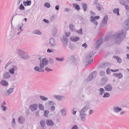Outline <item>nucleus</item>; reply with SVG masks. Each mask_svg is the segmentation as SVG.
I'll use <instances>...</instances> for the list:
<instances>
[{
  "label": "nucleus",
  "mask_w": 129,
  "mask_h": 129,
  "mask_svg": "<svg viewBox=\"0 0 129 129\" xmlns=\"http://www.w3.org/2000/svg\"><path fill=\"white\" fill-rule=\"evenodd\" d=\"M48 63L49 62L47 59L46 58H44L42 59V61L40 62V67L35 66L34 68V69L37 72H43L44 71L43 68L45 66L47 65Z\"/></svg>",
  "instance_id": "obj_1"
},
{
  "label": "nucleus",
  "mask_w": 129,
  "mask_h": 129,
  "mask_svg": "<svg viewBox=\"0 0 129 129\" xmlns=\"http://www.w3.org/2000/svg\"><path fill=\"white\" fill-rule=\"evenodd\" d=\"M19 56L22 59H28L29 56L27 53L23 50L19 49L18 52Z\"/></svg>",
  "instance_id": "obj_2"
},
{
  "label": "nucleus",
  "mask_w": 129,
  "mask_h": 129,
  "mask_svg": "<svg viewBox=\"0 0 129 129\" xmlns=\"http://www.w3.org/2000/svg\"><path fill=\"white\" fill-rule=\"evenodd\" d=\"M97 72L94 71L91 73L86 80L87 82H89L92 80L96 76Z\"/></svg>",
  "instance_id": "obj_3"
},
{
  "label": "nucleus",
  "mask_w": 129,
  "mask_h": 129,
  "mask_svg": "<svg viewBox=\"0 0 129 129\" xmlns=\"http://www.w3.org/2000/svg\"><path fill=\"white\" fill-rule=\"evenodd\" d=\"M63 44V46L66 47L68 45V40L67 37L63 36L61 39Z\"/></svg>",
  "instance_id": "obj_4"
},
{
  "label": "nucleus",
  "mask_w": 129,
  "mask_h": 129,
  "mask_svg": "<svg viewBox=\"0 0 129 129\" xmlns=\"http://www.w3.org/2000/svg\"><path fill=\"white\" fill-rule=\"evenodd\" d=\"M103 41L102 38H101L96 41L95 43V48L96 49H98L100 47V45L102 43Z\"/></svg>",
  "instance_id": "obj_5"
},
{
  "label": "nucleus",
  "mask_w": 129,
  "mask_h": 129,
  "mask_svg": "<svg viewBox=\"0 0 129 129\" xmlns=\"http://www.w3.org/2000/svg\"><path fill=\"white\" fill-rule=\"evenodd\" d=\"M49 42L52 47H54L56 46V43L54 38H51L49 40Z\"/></svg>",
  "instance_id": "obj_6"
},
{
  "label": "nucleus",
  "mask_w": 129,
  "mask_h": 129,
  "mask_svg": "<svg viewBox=\"0 0 129 129\" xmlns=\"http://www.w3.org/2000/svg\"><path fill=\"white\" fill-rule=\"evenodd\" d=\"M38 107L37 104H34L30 106L29 108L32 111H34L37 109Z\"/></svg>",
  "instance_id": "obj_7"
},
{
  "label": "nucleus",
  "mask_w": 129,
  "mask_h": 129,
  "mask_svg": "<svg viewBox=\"0 0 129 129\" xmlns=\"http://www.w3.org/2000/svg\"><path fill=\"white\" fill-rule=\"evenodd\" d=\"M124 23L126 25L125 29L127 30H128L129 29V17L124 21Z\"/></svg>",
  "instance_id": "obj_8"
},
{
  "label": "nucleus",
  "mask_w": 129,
  "mask_h": 129,
  "mask_svg": "<svg viewBox=\"0 0 129 129\" xmlns=\"http://www.w3.org/2000/svg\"><path fill=\"white\" fill-rule=\"evenodd\" d=\"M17 69L18 68L16 66H13V67L9 70V73L12 74H14V71H17Z\"/></svg>",
  "instance_id": "obj_9"
},
{
  "label": "nucleus",
  "mask_w": 129,
  "mask_h": 129,
  "mask_svg": "<svg viewBox=\"0 0 129 129\" xmlns=\"http://www.w3.org/2000/svg\"><path fill=\"white\" fill-rule=\"evenodd\" d=\"M93 51H90L89 52L88 54L87 55L86 57V60H89L90 59L92 56L94 55Z\"/></svg>",
  "instance_id": "obj_10"
},
{
  "label": "nucleus",
  "mask_w": 129,
  "mask_h": 129,
  "mask_svg": "<svg viewBox=\"0 0 129 129\" xmlns=\"http://www.w3.org/2000/svg\"><path fill=\"white\" fill-rule=\"evenodd\" d=\"M113 111L115 113H117L122 110L121 108L118 106H114L113 108Z\"/></svg>",
  "instance_id": "obj_11"
},
{
  "label": "nucleus",
  "mask_w": 129,
  "mask_h": 129,
  "mask_svg": "<svg viewBox=\"0 0 129 129\" xmlns=\"http://www.w3.org/2000/svg\"><path fill=\"white\" fill-rule=\"evenodd\" d=\"M14 88H10L9 89L7 90L6 92L5 95L6 96L9 95L12 93L14 91Z\"/></svg>",
  "instance_id": "obj_12"
},
{
  "label": "nucleus",
  "mask_w": 129,
  "mask_h": 129,
  "mask_svg": "<svg viewBox=\"0 0 129 129\" xmlns=\"http://www.w3.org/2000/svg\"><path fill=\"white\" fill-rule=\"evenodd\" d=\"M108 19V16L107 15H105L103 18L102 22L104 25H107V22Z\"/></svg>",
  "instance_id": "obj_13"
},
{
  "label": "nucleus",
  "mask_w": 129,
  "mask_h": 129,
  "mask_svg": "<svg viewBox=\"0 0 129 129\" xmlns=\"http://www.w3.org/2000/svg\"><path fill=\"white\" fill-rule=\"evenodd\" d=\"M10 74L8 72H6L4 75L3 77L4 79H7L10 77Z\"/></svg>",
  "instance_id": "obj_14"
},
{
  "label": "nucleus",
  "mask_w": 129,
  "mask_h": 129,
  "mask_svg": "<svg viewBox=\"0 0 129 129\" xmlns=\"http://www.w3.org/2000/svg\"><path fill=\"white\" fill-rule=\"evenodd\" d=\"M46 124L49 126H52L54 125V123L51 120L47 119L46 121Z\"/></svg>",
  "instance_id": "obj_15"
},
{
  "label": "nucleus",
  "mask_w": 129,
  "mask_h": 129,
  "mask_svg": "<svg viewBox=\"0 0 129 129\" xmlns=\"http://www.w3.org/2000/svg\"><path fill=\"white\" fill-rule=\"evenodd\" d=\"M104 88L106 90L110 91L112 90V87L111 85L109 84H108L104 87Z\"/></svg>",
  "instance_id": "obj_16"
},
{
  "label": "nucleus",
  "mask_w": 129,
  "mask_h": 129,
  "mask_svg": "<svg viewBox=\"0 0 129 129\" xmlns=\"http://www.w3.org/2000/svg\"><path fill=\"white\" fill-rule=\"evenodd\" d=\"M86 115L85 113H80V117L81 118V120L83 121H85L86 120Z\"/></svg>",
  "instance_id": "obj_17"
},
{
  "label": "nucleus",
  "mask_w": 129,
  "mask_h": 129,
  "mask_svg": "<svg viewBox=\"0 0 129 129\" xmlns=\"http://www.w3.org/2000/svg\"><path fill=\"white\" fill-rule=\"evenodd\" d=\"M25 118L23 116H20L18 118V121L20 124H22L24 123Z\"/></svg>",
  "instance_id": "obj_18"
},
{
  "label": "nucleus",
  "mask_w": 129,
  "mask_h": 129,
  "mask_svg": "<svg viewBox=\"0 0 129 129\" xmlns=\"http://www.w3.org/2000/svg\"><path fill=\"white\" fill-rule=\"evenodd\" d=\"M31 0H26L25 2V1H23V4L25 6H29L31 4Z\"/></svg>",
  "instance_id": "obj_19"
},
{
  "label": "nucleus",
  "mask_w": 129,
  "mask_h": 129,
  "mask_svg": "<svg viewBox=\"0 0 129 129\" xmlns=\"http://www.w3.org/2000/svg\"><path fill=\"white\" fill-rule=\"evenodd\" d=\"M0 84L2 85L5 86H7L9 84L8 82L4 79L2 80L1 81Z\"/></svg>",
  "instance_id": "obj_20"
},
{
  "label": "nucleus",
  "mask_w": 129,
  "mask_h": 129,
  "mask_svg": "<svg viewBox=\"0 0 129 129\" xmlns=\"http://www.w3.org/2000/svg\"><path fill=\"white\" fill-rule=\"evenodd\" d=\"M70 40L72 41L76 42L80 39L79 37L76 36L74 37H71L70 38Z\"/></svg>",
  "instance_id": "obj_21"
},
{
  "label": "nucleus",
  "mask_w": 129,
  "mask_h": 129,
  "mask_svg": "<svg viewBox=\"0 0 129 129\" xmlns=\"http://www.w3.org/2000/svg\"><path fill=\"white\" fill-rule=\"evenodd\" d=\"M107 78L106 77H103L101 79V85H105L107 81Z\"/></svg>",
  "instance_id": "obj_22"
},
{
  "label": "nucleus",
  "mask_w": 129,
  "mask_h": 129,
  "mask_svg": "<svg viewBox=\"0 0 129 129\" xmlns=\"http://www.w3.org/2000/svg\"><path fill=\"white\" fill-rule=\"evenodd\" d=\"M119 8H115L113 10V12L114 13L116 14L117 15L119 16L120 15L119 12Z\"/></svg>",
  "instance_id": "obj_23"
},
{
  "label": "nucleus",
  "mask_w": 129,
  "mask_h": 129,
  "mask_svg": "<svg viewBox=\"0 0 129 129\" xmlns=\"http://www.w3.org/2000/svg\"><path fill=\"white\" fill-rule=\"evenodd\" d=\"M123 40V38H120L116 40L115 43V44H120L121 43Z\"/></svg>",
  "instance_id": "obj_24"
},
{
  "label": "nucleus",
  "mask_w": 129,
  "mask_h": 129,
  "mask_svg": "<svg viewBox=\"0 0 129 129\" xmlns=\"http://www.w3.org/2000/svg\"><path fill=\"white\" fill-rule=\"evenodd\" d=\"M69 47L71 50H74L76 48L75 46L73 44H70L69 45Z\"/></svg>",
  "instance_id": "obj_25"
},
{
  "label": "nucleus",
  "mask_w": 129,
  "mask_h": 129,
  "mask_svg": "<svg viewBox=\"0 0 129 129\" xmlns=\"http://www.w3.org/2000/svg\"><path fill=\"white\" fill-rule=\"evenodd\" d=\"M98 91L100 92L99 93V94L100 95H102L104 92V90L103 88H100L98 90Z\"/></svg>",
  "instance_id": "obj_26"
},
{
  "label": "nucleus",
  "mask_w": 129,
  "mask_h": 129,
  "mask_svg": "<svg viewBox=\"0 0 129 129\" xmlns=\"http://www.w3.org/2000/svg\"><path fill=\"white\" fill-rule=\"evenodd\" d=\"M75 55H72L70 57V60L72 62H74L75 61L76 59V58H75Z\"/></svg>",
  "instance_id": "obj_27"
},
{
  "label": "nucleus",
  "mask_w": 129,
  "mask_h": 129,
  "mask_svg": "<svg viewBox=\"0 0 129 129\" xmlns=\"http://www.w3.org/2000/svg\"><path fill=\"white\" fill-rule=\"evenodd\" d=\"M73 6L75 7V9L77 10H79L80 9V7L79 5L76 4H73Z\"/></svg>",
  "instance_id": "obj_28"
},
{
  "label": "nucleus",
  "mask_w": 129,
  "mask_h": 129,
  "mask_svg": "<svg viewBox=\"0 0 129 129\" xmlns=\"http://www.w3.org/2000/svg\"><path fill=\"white\" fill-rule=\"evenodd\" d=\"M82 7L84 11H86L87 7V4H86L82 3Z\"/></svg>",
  "instance_id": "obj_29"
},
{
  "label": "nucleus",
  "mask_w": 129,
  "mask_h": 129,
  "mask_svg": "<svg viewBox=\"0 0 129 129\" xmlns=\"http://www.w3.org/2000/svg\"><path fill=\"white\" fill-rule=\"evenodd\" d=\"M110 96V94L107 92H105L104 93V95L103 97L104 98H108Z\"/></svg>",
  "instance_id": "obj_30"
},
{
  "label": "nucleus",
  "mask_w": 129,
  "mask_h": 129,
  "mask_svg": "<svg viewBox=\"0 0 129 129\" xmlns=\"http://www.w3.org/2000/svg\"><path fill=\"white\" fill-rule=\"evenodd\" d=\"M38 107L39 109L40 110H43L44 109V106L43 104H40L39 105Z\"/></svg>",
  "instance_id": "obj_31"
},
{
  "label": "nucleus",
  "mask_w": 129,
  "mask_h": 129,
  "mask_svg": "<svg viewBox=\"0 0 129 129\" xmlns=\"http://www.w3.org/2000/svg\"><path fill=\"white\" fill-rule=\"evenodd\" d=\"M87 110L85 108L83 107L81 109L80 112V113H85L87 111Z\"/></svg>",
  "instance_id": "obj_32"
},
{
  "label": "nucleus",
  "mask_w": 129,
  "mask_h": 129,
  "mask_svg": "<svg viewBox=\"0 0 129 129\" xmlns=\"http://www.w3.org/2000/svg\"><path fill=\"white\" fill-rule=\"evenodd\" d=\"M18 8L17 9V10L15 11V16H16V15H23L21 13V12H20V11H18Z\"/></svg>",
  "instance_id": "obj_33"
},
{
  "label": "nucleus",
  "mask_w": 129,
  "mask_h": 129,
  "mask_svg": "<svg viewBox=\"0 0 129 129\" xmlns=\"http://www.w3.org/2000/svg\"><path fill=\"white\" fill-rule=\"evenodd\" d=\"M34 33L35 34L41 35L42 34V33L39 30H35L34 32Z\"/></svg>",
  "instance_id": "obj_34"
},
{
  "label": "nucleus",
  "mask_w": 129,
  "mask_h": 129,
  "mask_svg": "<svg viewBox=\"0 0 129 129\" xmlns=\"http://www.w3.org/2000/svg\"><path fill=\"white\" fill-rule=\"evenodd\" d=\"M40 123L41 126L42 127H44L45 124V122L43 120H41L40 122Z\"/></svg>",
  "instance_id": "obj_35"
},
{
  "label": "nucleus",
  "mask_w": 129,
  "mask_h": 129,
  "mask_svg": "<svg viewBox=\"0 0 129 129\" xmlns=\"http://www.w3.org/2000/svg\"><path fill=\"white\" fill-rule=\"evenodd\" d=\"M40 98L42 100L45 101H47L48 99V98H46L42 95H40Z\"/></svg>",
  "instance_id": "obj_36"
},
{
  "label": "nucleus",
  "mask_w": 129,
  "mask_h": 129,
  "mask_svg": "<svg viewBox=\"0 0 129 129\" xmlns=\"http://www.w3.org/2000/svg\"><path fill=\"white\" fill-rule=\"evenodd\" d=\"M53 96L54 97H55L56 99L59 101H61L62 100V99L61 98V97H62L61 96H60L59 95H54Z\"/></svg>",
  "instance_id": "obj_37"
},
{
  "label": "nucleus",
  "mask_w": 129,
  "mask_h": 129,
  "mask_svg": "<svg viewBox=\"0 0 129 129\" xmlns=\"http://www.w3.org/2000/svg\"><path fill=\"white\" fill-rule=\"evenodd\" d=\"M44 6L46 7L49 8L50 7V4L48 2H46L44 3Z\"/></svg>",
  "instance_id": "obj_38"
},
{
  "label": "nucleus",
  "mask_w": 129,
  "mask_h": 129,
  "mask_svg": "<svg viewBox=\"0 0 129 129\" xmlns=\"http://www.w3.org/2000/svg\"><path fill=\"white\" fill-rule=\"evenodd\" d=\"M55 59L56 60L60 61H62L64 60L63 57H62L61 58L56 57V58Z\"/></svg>",
  "instance_id": "obj_39"
},
{
  "label": "nucleus",
  "mask_w": 129,
  "mask_h": 129,
  "mask_svg": "<svg viewBox=\"0 0 129 129\" xmlns=\"http://www.w3.org/2000/svg\"><path fill=\"white\" fill-rule=\"evenodd\" d=\"M87 62L86 64V67L87 66H88L89 64H90L93 61V59H90Z\"/></svg>",
  "instance_id": "obj_40"
},
{
  "label": "nucleus",
  "mask_w": 129,
  "mask_h": 129,
  "mask_svg": "<svg viewBox=\"0 0 129 129\" xmlns=\"http://www.w3.org/2000/svg\"><path fill=\"white\" fill-rule=\"evenodd\" d=\"M60 112L61 115L63 116H64L66 115V111L64 109H62L61 110Z\"/></svg>",
  "instance_id": "obj_41"
},
{
  "label": "nucleus",
  "mask_w": 129,
  "mask_h": 129,
  "mask_svg": "<svg viewBox=\"0 0 129 129\" xmlns=\"http://www.w3.org/2000/svg\"><path fill=\"white\" fill-rule=\"evenodd\" d=\"M25 8L22 4L20 5L19 7V9L21 10H23L25 9Z\"/></svg>",
  "instance_id": "obj_42"
},
{
  "label": "nucleus",
  "mask_w": 129,
  "mask_h": 129,
  "mask_svg": "<svg viewBox=\"0 0 129 129\" xmlns=\"http://www.w3.org/2000/svg\"><path fill=\"white\" fill-rule=\"evenodd\" d=\"M1 109L4 111H6L7 109V107L3 105H1Z\"/></svg>",
  "instance_id": "obj_43"
},
{
  "label": "nucleus",
  "mask_w": 129,
  "mask_h": 129,
  "mask_svg": "<svg viewBox=\"0 0 129 129\" xmlns=\"http://www.w3.org/2000/svg\"><path fill=\"white\" fill-rule=\"evenodd\" d=\"M119 2L121 5L123 6L125 5L126 3L124 0H119Z\"/></svg>",
  "instance_id": "obj_44"
},
{
  "label": "nucleus",
  "mask_w": 129,
  "mask_h": 129,
  "mask_svg": "<svg viewBox=\"0 0 129 129\" xmlns=\"http://www.w3.org/2000/svg\"><path fill=\"white\" fill-rule=\"evenodd\" d=\"M55 51L54 49L48 48L47 50V52L48 53H50L51 52H53Z\"/></svg>",
  "instance_id": "obj_45"
},
{
  "label": "nucleus",
  "mask_w": 129,
  "mask_h": 129,
  "mask_svg": "<svg viewBox=\"0 0 129 129\" xmlns=\"http://www.w3.org/2000/svg\"><path fill=\"white\" fill-rule=\"evenodd\" d=\"M105 74V72L103 71H101L99 74V75L101 76H104Z\"/></svg>",
  "instance_id": "obj_46"
},
{
  "label": "nucleus",
  "mask_w": 129,
  "mask_h": 129,
  "mask_svg": "<svg viewBox=\"0 0 129 129\" xmlns=\"http://www.w3.org/2000/svg\"><path fill=\"white\" fill-rule=\"evenodd\" d=\"M69 27L70 29L73 31H74V25L72 24H70L69 25Z\"/></svg>",
  "instance_id": "obj_47"
},
{
  "label": "nucleus",
  "mask_w": 129,
  "mask_h": 129,
  "mask_svg": "<svg viewBox=\"0 0 129 129\" xmlns=\"http://www.w3.org/2000/svg\"><path fill=\"white\" fill-rule=\"evenodd\" d=\"M110 64V63L108 62H104L103 64L105 68L106 67H108V66Z\"/></svg>",
  "instance_id": "obj_48"
},
{
  "label": "nucleus",
  "mask_w": 129,
  "mask_h": 129,
  "mask_svg": "<svg viewBox=\"0 0 129 129\" xmlns=\"http://www.w3.org/2000/svg\"><path fill=\"white\" fill-rule=\"evenodd\" d=\"M49 111L47 110H46L44 112V115L45 117H47V116H48V113H49Z\"/></svg>",
  "instance_id": "obj_49"
},
{
  "label": "nucleus",
  "mask_w": 129,
  "mask_h": 129,
  "mask_svg": "<svg viewBox=\"0 0 129 129\" xmlns=\"http://www.w3.org/2000/svg\"><path fill=\"white\" fill-rule=\"evenodd\" d=\"M15 119L14 118H13V119L12 124L13 127H14L15 124Z\"/></svg>",
  "instance_id": "obj_50"
},
{
  "label": "nucleus",
  "mask_w": 129,
  "mask_h": 129,
  "mask_svg": "<svg viewBox=\"0 0 129 129\" xmlns=\"http://www.w3.org/2000/svg\"><path fill=\"white\" fill-rule=\"evenodd\" d=\"M118 78L119 79H121V78L123 77L122 74L120 73H118V76H117Z\"/></svg>",
  "instance_id": "obj_51"
},
{
  "label": "nucleus",
  "mask_w": 129,
  "mask_h": 129,
  "mask_svg": "<svg viewBox=\"0 0 129 129\" xmlns=\"http://www.w3.org/2000/svg\"><path fill=\"white\" fill-rule=\"evenodd\" d=\"M49 61L51 64H52L54 63L53 60L52 58H50L49 59Z\"/></svg>",
  "instance_id": "obj_52"
},
{
  "label": "nucleus",
  "mask_w": 129,
  "mask_h": 129,
  "mask_svg": "<svg viewBox=\"0 0 129 129\" xmlns=\"http://www.w3.org/2000/svg\"><path fill=\"white\" fill-rule=\"evenodd\" d=\"M117 62L119 63H121L122 59L119 57H118L117 59L116 60Z\"/></svg>",
  "instance_id": "obj_53"
},
{
  "label": "nucleus",
  "mask_w": 129,
  "mask_h": 129,
  "mask_svg": "<svg viewBox=\"0 0 129 129\" xmlns=\"http://www.w3.org/2000/svg\"><path fill=\"white\" fill-rule=\"evenodd\" d=\"M57 33V31L56 29H55L53 30V34L54 36Z\"/></svg>",
  "instance_id": "obj_54"
},
{
  "label": "nucleus",
  "mask_w": 129,
  "mask_h": 129,
  "mask_svg": "<svg viewBox=\"0 0 129 129\" xmlns=\"http://www.w3.org/2000/svg\"><path fill=\"white\" fill-rule=\"evenodd\" d=\"M82 28L80 29L79 30H76V31L78 33L80 34H82Z\"/></svg>",
  "instance_id": "obj_55"
},
{
  "label": "nucleus",
  "mask_w": 129,
  "mask_h": 129,
  "mask_svg": "<svg viewBox=\"0 0 129 129\" xmlns=\"http://www.w3.org/2000/svg\"><path fill=\"white\" fill-rule=\"evenodd\" d=\"M45 70L48 72H49L50 71H53L52 69H50L47 67H46L45 68Z\"/></svg>",
  "instance_id": "obj_56"
},
{
  "label": "nucleus",
  "mask_w": 129,
  "mask_h": 129,
  "mask_svg": "<svg viewBox=\"0 0 129 129\" xmlns=\"http://www.w3.org/2000/svg\"><path fill=\"white\" fill-rule=\"evenodd\" d=\"M121 34L120 33L117 34V35L115 36V39H117L118 38H120L121 36Z\"/></svg>",
  "instance_id": "obj_57"
},
{
  "label": "nucleus",
  "mask_w": 129,
  "mask_h": 129,
  "mask_svg": "<svg viewBox=\"0 0 129 129\" xmlns=\"http://www.w3.org/2000/svg\"><path fill=\"white\" fill-rule=\"evenodd\" d=\"M90 18L91 19V21L92 22H93L95 21V19L94 17H93L92 16H91L90 17Z\"/></svg>",
  "instance_id": "obj_58"
},
{
  "label": "nucleus",
  "mask_w": 129,
  "mask_h": 129,
  "mask_svg": "<svg viewBox=\"0 0 129 129\" xmlns=\"http://www.w3.org/2000/svg\"><path fill=\"white\" fill-rule=\"evenodd\" d=\"M124 6H125V9L127 11H129V6L128 5H126L125 4V5Z\"/></svg>",
  "instance_id": "obj_59"
},
{
  "label": "nucleus",
  "mask_w": 129,
  "mask_h": 129,
  "mask_svg": "<svg viewBox=\"0 0 129 129\" xmlns=\"http://www.w3.org/2000/svg\"><path fill=\"white\" fill-rule=\"evenodd\" d=\"M101 6H96V8L99 11H101Z\"/></svg>",
  "instance_id": "obj_60"
},
{
  "label": "nucleus",
  "mask_w": 129,
  "mask_h": 129,
  "mask_svg": "<svg viewBox=\"0 0 129 129\" xmlns=\"http://www.w3.org/2000/svg\"><path fill=\"white\" fill-rule=\"evenodd\" d=\"M90 13L91 15L92 16H94L96 15L95 13L93 12L91 10L90 11Z\"/></svg>",
  "instance_id": "obj_61"
},
{
  "label": "nucleus",
  "mask_w": 129,
  "mask_h": 129,
  "mask_svg": "<svg viewBox=\"0 0 129 129\" xmlns=\"http://www.w3.org/2000/svg\"><path fill=\"white\" fill-rule=\"evenodd\" d=\"M82 47H84L85 48H86L87 47V45L86 43H85L82 45Z\"/></svg>",
  "instance_id": "obj_62"
},
{
  "label": "nucleus",
  "mask_w": 129,
  "mask_h": 129,
  "mask_svg": "<svg viewBox=\"0 0 129 129\" xmlns=\"http://www.w3.org/2000/svg\"><path fill=\"white\" fill-rule=\"evenodd\" d=\"M89 104H87L86 105H85L83 107L85 108L86 109H87V110L89 108Z\"/></svg>",
  "instance_id": "obj_63"
},
{
  "label": "nucleus",
  "mask_w": 129,
  "mask_h": 129,
  "mask_svg": "<svg viewBox=\"0 0 129 129\" xmlns=\"http://www.w3.org/2000/svg\"><path fill=\"white\" fill-rule=\"evenodd\" d=\"M78 127L76 125H75L72 127L71 129H78Z\"/></svg>",
  "instance_id": "obj_64"
}]
</instances>
